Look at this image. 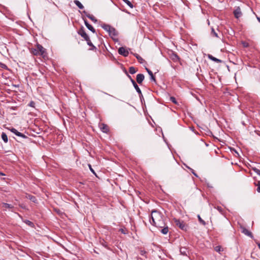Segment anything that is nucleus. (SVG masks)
Returning a JSON list of instances; mask_svg holds the SVG:
<instances>
[{"label":"nucleus","instance_id":"obj_18","mask_svg":"<svg viewBox=\"0 0 260 260\" xmlns=\"http://www.w3.org/2000/svg\"><path fill=\"white\" fill-rule=\"evenodd\" d=\"M102 28L103 29H104L106 31H109V30L110 29V28H111L112 26H111L110 25H108V24H103L102 26Z\"/></svg>","mask_w":260,"mask_h":260},{"label":"nucleus","instance_id":"obj_4","mask_svg":"<svg viewBox=\"0 0 260 260\" xmlns=\"http://www.w3.org/2000/svg\"><path fill=\"white\" fill-rule=\"evenodd\" d=\"M9 129L11 132H12L13 134H14L15 135H16L17 136H19V137H22L23 138H26V137L24 134L19 132L17 129H16L14 128H9Z\"/></svg>","mask_w":260,"mask_h":260},{"label":"nucleus","instance_id":"obj_29","mask_svg":"<svg viewBox=\"0 0 260 260\" xmlns=\"http://www.w3.org/2000/svg\"><path fill=\"white\" fill-rule=\"evenodd\" d=\"M25 222L30 226H33L34 225L33 223L29 220H26Z\"/></svg>","mask_w":260,"mask_h":260},{"label":"nucleus","instance_id":"obj_6","mask_svg":"<svg viewBox=\"0 0 260 260\" xmlns=\"http://www.w3.org/2000/svg\"><path fill=\"white\" fill-rule=\"evenodd\" d=\"M234 15L236 18H239L242 16V12L239 7L237 8L234 11Z\"/></svg>","mask_w":260,"mask_h":260},{"label":"nucleus","instance_id":"obj_31","mask_svg":"<svg viewBox=\"0 0 260 260\" xmlns=\"http://www.w3.org/2000/svg\"><path fill=\"white\" fill-rule=\"evenodd\" d=\"M198 218L200 221V222L202 223L203 225H205V222L201 218L200 215H198Z\"/></svg>","mask_w":260,"mask_h":260},{"label":"nucleus","instance_id":"obj_40","mask_svg":"<svg viewBox=\"0 0 260 260\" xmlns=\"http://www.w3.org/2000/svg\"><path fill=\"white\" fill-rule=\"evenodd\" d=\"M34 103L33 102H31L29 104V106L31 107H34Z\"/></svg>","mask_w":260,"mask_h":260},{"label":"nucleus","instance_id":"obj_10","mask_svg":"<svg viewBox=\"0 0 260 260\" xmlns=\"http://www.w3.org/2000/svg\"><path fill=\"white\" fill-rule=\"evenodd\" d=\"M108 32H109V35L112 38L114 37H115L117 35L116 30L113 27H111L110 29L109 30Z\"/></svg>","mask_w":260,"mask_h":260},{"label":"nucleus","instance_id":"obj_3","mask_svg":"<svg viewBox=\"0 0 260 260\" xmlns=\"http://www.w3.org/2000/svg\"><path fill=\"white\" fill-rule=\"evenodd\" d=\"M240 229L241 230V232L245 234V235L250 237V238H253V235L252 233L249 231L247 229H246L245 227L243 226H240Z\"/></svg>","mask_w":260,"mask_h":260},{"label":"nucleus","instance_id":"obj_1","mask_svg":"<svg viewBox=\"0 0 260 260\" xmlns=\"http://www.w3.org/2000/svg\"><path fill=\"white\" fill-rule=\"evenodd\" d=\"M151 219L152 222L155 226L162 228L165 226L162 216L161 213L156 210H154L151 212Z\"/></svg>","mask_w":260,"mask_h":260},{"label":"nucleus","instance_id":"obj_20","mask_svg":"<svg viewBox=\"0 0 260 260\" xmlns=\"http://www.w3.org/2000/svg\"><path fill=\"white\" fill-rule=\"evenodd\" d=\"M134 86L135 89L136 90V91L138 92V93L139 94H142L140 88L139 87V86H138V85L137 84V83H135V85H134Z\"/></svg>","mask_w":260,"mask_h":260},{"label":"nucleus","instance_id":"obj_41","mask_svg":"<svg viewBox=\"0 0 260 260\" xmlns=\"http://www.w3.org/2000/svg\"><path fill=\"white\" fill-rule=\"evenodd\" d=\"M191 172H192V174H193L194 176H196L198 177L197 175V174L194 172L193 170L192 169H191Z\"/></svg>","mask_w":260,"mask_h":260},{"label":"nucleus","instance_id":"obj_5","mask_svg":"<svg viewBox=\"0 0 260 260\" xmlns=\"http://www.w3.org/2000/svg\"><path fill=\"white\" fill-rule=\"evenodd\" d=\"M118 53L124 56H127L128 55V50L124 47H120L118 49Z\"/></svg>","mask_w":260,"mask_h":260},{"label":"nucleus","instance_id":"obj_27","mask_svg":"<svg viewBox=\"0 0 260 260\" xmlns=\"http://www.w3.org/2000/svg\"><path fill=\"white\" fill-rule=\"evenodd\" d=\"M172 59L175 61H177L179 60V57L176 55H174V56H172Z\"/></svg>","mask_w":260,"mask_h":260},{"label":"nucleus","instance_id":"obj_17","mask_svg":"<svg viewBox=\"0 0 260 260\" xmlns=\"http://www.w3.org/2000/svg\"><path fill=\"white\" fill-rule=\"evenodd\" d=\"M2 138L3 140L5 143H7L8 142V137H7V136L6 134H5V133H2Z\"/></svg>","mask_w":260,"mask_h":260},{"label":"nucleus","instance_id":"obj_12","mask_svg":"<svg viewBox=\"0 0 260 260\" xmlns=\"http://www.w3.org/2000/svg\"><path fill=\"white\" fill-rule=\"evenodd\" d=\"M84 23H85L86 26L88 28V29L89 30H90L93 33H94L95 32L94 28L92 26V25H91L90 24H89L88 23L87 20H84Z\"/></svg>","mask_w":260,"mask_h":260},{"label":"nucleus","instance_id":"obj_34","mask_svg":"<svg viewBox=\"0 0 260 260\" xmlns=\"http://www.w3.org/2000/svg\"><path fill=\"white\" fill-rule=\"evenodd\" d=\"M212 34L216 37H218V35H217V34L214 31V29L212 28Z\"/></svg>","mask_w":260,"mask_h":260},{"label":"nucleus","instance_id":"obj_2","mask_svg":"<svg viewBox=\"0 0 260 260\" xmlns=\"http://www.w3.org/2000/svg\"><path fill=\"white\" fill-rule=\"evenodd\" d=\"M174 221L175 224L178 226H179L181 230L185 229V225L183 221L176 218L174 219Z\"/></svg>","mask_w":260,"mask_h":260},{"label":"nucleus","instance_id":"obj_36","mask_svg":"<svg viewBox=\"0 0 260 260\" xmlns=\"http://www.w3.org/2000/svg\"><path fill=\"white\" fill-rule=\"evenodd\" d=\"M88 166H89V168L90 169V170L94 174H95V172L94 171V170H93V169L91 168V166L90 165H88Z\"/></svg>","mask_w":260,"mask_h":260},{"label":"nucleus","instance_id":"obj_21","mask_svg":"<svg viewBox=\"0 0 260 260\" xmlns=\"http://www.w3.org/2000/svg\"><path fill=\"white\" fill-rule=\"evenodd\" d=\"M27 198L31 200L32 202L35 203L36 202V199L35 197L32 196L31 195H28L27 197Z\"/></svg>","mask_w":260,"mask_h":260},{"label":"nucleus","instance_id":"obj_42","mask_svg":"<svg viewBox=\"0 0 260 260\" xmlns=\"http://www.w3.org/2000/svg\"><path fill=\"white\" fill-rule=\"evenodd\" d=\"M131 81H132L133 85H135V83H136V82L133 79H132Z\"/></svg>","mask_w":260,"mask_h":260},{"label":"nucleus","instance_id":"obj_19","mask_svg":"<svg viewBox=\"0 0 260 260\" xmlns=\"http://www.w3.org/2000/svg\"><path fill=\"white\" fill-rule=\"evenodd\" d=\"M86 16L89 18L91 20H92L94 22H96L97 20L94 18V17L91 15L90 14H87Z\"/></svg>","mask_w":260,"mask_h":260},{"label":"nucleus","instance_id":"obj_37","mask_svg":"<svg viewBox=\"0 0 260 260\" xmlns=\"http://www.w3.org/2000/svg\"><path fill=\"white\" fill-rule=\"evenodd\" d=\"M180 252H181L182 254H183V255H187V254H186V252H185V251H182V248H181V249H180Z\"/></svg>","mask_w":260,"mask_h":260},{"label":"nucleus","instance_id":"obj_38","mask_svg":"<svg viewBox=\"0 0 260 260\" xmlns=\"http://www.w3.org/2000/svg\"><path fill=\"white\" fill-rule=\"evenodd\" d=\"M146 252L144 250H141L140 253L142 255H144Z\"/></svg>","mask_w":260,"mask_h":260},{"label":"nucleus","instance_id":"obj_45","mask_svg":"<svg viewBox=\"0 0 260 260\" xmlns=\"http://www.w3.org/2000/svg\"><path fill=\"white\" fill-rule=\"evenodd\" d=\"M244 46L245 47H247V44H246V43H244Z\"/></svg>","mask_w":260,"mask_h":260},{"label":"nucleus","instance_id":"obj_44","mask_svg":"<svg viewBox=\"0 0 260 260\" xmlns=\"http://www.w3.org/2000/svg\"><path fill=\"white\" fill-rule=\"evenodd\" d=\"M257 19L260 22V18L259 17H257Z\"/></svg>","mask_w":260,"mask_h":260},{"label":"nucleus","instance_id":"obj_11","mask_svg":"<svg viewBox=\"0 0 260 260\" xmlns=\"http://www.w3.org/2000/svg\"><path fill=\"white\" fill-rule=\"evenodd\" d=\"M100 127L102 131L104 133H107L108 131V126L104 123H101L100 125Z\"/></svg>","mask_w":260,"mask_h":260},{"label":"nucleus","instance_id":"obj_14","mask_svg":"<svg viewBox=\"0 0 260 260\" xmlns=\"http://www.w3.org/2000/svg\"><path fill=\"white\" fill-rule=\"evenodd\" d=\"M146 71H147L148 74L150 75V79L152 81H155V77H154L153 75V73L150 70H149L147 68H146Z\"/></svg>","mask_w":260,"mask_h":260},{"label":"nucleus","instance_id":"obj_13","mask_svg":"<svg viewBox=\"0 0 260 260\" xmlns=\"http://www.w3.org/2000/svg\"><path fill=\"white\" fill-rule=\"evenodd\" d=\"M79 34L86 41H89V37L87 35V34L83 30L79 32Z\"/></svg>","mask_w":260,"mask_h":260},{"label":"nucleus","instance_id":"obj_43","mask_svg":"<svg viewBox=\"0 0 260 260\" xmlns=\"http://www.w3.org/2000/svg\"><path fill=\"white\" fill-rule=\"evenodd\" d=\"M258 248L260 249V243H257Z\"/></svg>","mask_w":260,"mask_h":260},{"label":"nucleus","instance_id":"obj_30","mask_svg":"<svg viewBox=\"0 0 260 260\" xmlns=\"http://www.w3.org/2000/svg\"><path fill=\"white\" fill-rule=\"evenodd\" d=\"M32 53L35 54V55H39V50L38 49V48H37V49H35L33 51H32Z\"/></svg>","mask_w":260,"mask_h":260},{"label":"nucleus","instance_id":"obj_25","mask_svg":"<svg viewBox=\"0 0 260 260\" xmlns=\"http://www.w3.org/2000/svg\"><path fill=\"white\" fill-rule=\"evenodd\" d=\"M136 57L140 63H142L143 59L141 56H139L138 55H136Z\"/></svg>","mask_w":260,"mask_h":260},{"label":"nucleus","instance_id":"obj_24","mask_svg":"<svg viewBox=\"0 0 260 260\" xmlns=\"http://www.w3.org/2000/svg\"><path fill=\"white\" fill-rule=\"evenodd\" d=\"M129 72L131 74H134L136 72V70L134 67H131L129 69Z\"/></svg>","mask_w":260,"mask_h":260},{"label":"nucleus","instance_id":"obj_39","mask_svg":"<svg viewBox=\"0 0 260 260\" xmlns=\"http://www.w3.org/2000/svg\"><path fill=\"white\" fill-rule=\"evenodd\" d=\"M120 231L122 233H123V234H126V233L125 232L124 230L123 229H120Z\"/></svg>","mask_w":260,"mask_h":260},{"label":"nucleus","instance_id":"obj_8","mask_svg":"<svg viewBox=\"0 0 260 260\" xmlns=\"http://www.w3.org/2000/svg\"><path fill=\"white\" fill-rule=\"evenodd\" d=\"M37 48L39 50V55L44 56L45 54V49L40 45H37Z\"/></svg>","mask_w":260,"mask_h":260},{"label":"nucleus","instance_id":"obj_33","mask_svg":"<svg viewBox=\"0 0 260 260\" xmlns=\"http://www.w3.org/2000/svg\"><path fill=\"white\" fill-rule=\"evenodd\" d=\"M253 170L257 175L259 174L260 170L259 169L256 168H253Z\"/></svg>","mask_w":260,"mask_h":260},{"label":"nucleus","instance_id":"obj_7","mask_svg":"<svg viewBox=\"0 0 260 260\" xmlns=\"http://www.w3.org/2000/svg\"><path fill=\"white\" fill-rule=\"evenodd\" d=\"M1 207L4 210H7V209H11L13 208V206L12 205L5 203H3L1 204Z\"/></svg>","mask_w":260,"mask_h":260},{"label":"nucleus","instance_id":"obj_35","mask_svg":"<svg viewBox=\"0 0 260 260\" xmlns=\"http://www.w3.org/2000/svg\"><path fill=\"white\" fill-rule=\"evenodd\" d=\"M87 42V44L90 46H93V44L91 43V41L90 40V39H89V41H86Z\"/></svg>","mask_w":260,"mask_h":260},{"label":"nucleus","instance_id":"obj_46","mask_svg":"<svg viewBox=\"0 0 260 260\" xmlns=\"http://www.w3.org/2000/svg\"><path fill=\"white\" fill-rule=\"evenodd\" d=\"M258 175H259V176H260V173H259V174Z\"/></svg>","mask_w":260,"mask_h":260},{"label":"nucleus","instance_id":"obj_15","mask_svg":"<svg viewBox=\"0 0 260 260\" xmlns=\"http://www.w3.org/2000/svg\"><path fill=\"white\" fill-rule=\"evenodd\" d=\"M74 3L79 9H83L84 8L83 6L79 1H77V0L74 1Z\"/></svg>","mask_w":260,"mask_h":260},{"label":"nucleus","instance_id":"obj_16","mask_svg":"<svg viewBox=\"0 0 260 260\" xmlns=\"http://www.w3.org/2000/svg\"><path fill=\"white\" fill-rule=\"evenodd\" d=\"M208 57L209 59H210L211 60H213V61H214L216 62H221V60L219 59H217L214 57H213V56H212L211 55H208Z\"/></svg>","mask_w":260,"mask_h":260},{"label":"nucleus","instance_id":"obj_9","mask_svg":"<svg viewBox=\"0 0 260 260\" xmlns=\"http://www.w3.org/2000/svg\"><path fill=\"white\" fill-rule=\"evenodd\" d=\"M144 79V76L143 74H139L137 75V81L139 84L142 83Z\"/></svg>","mask_w":260,"mask_h":260},{"label":"nucleus","instance_id":"obj_28","mask_svg":"<svg viewBox=\"0 0 260 260\" xmlns=\"http://www.w3.org/2000/svg\"><path fill=\"white\" fill-rule=\"evenodd\" d=\"M221 247L220 246H217L215 247V250L217 252H220L221 250Z\"/></svg>","mask_w":260,"mask_h":260},{"label":"nucleus","instance_id":"obj_32","mask_svg":"<svg viewBox=\"0 0 260 260\" xmlns=\"http://www.w3.org/2000/svg\"><path fill=\"white\" fill-rule=\"evenodd\" d=\"M170 100L171 102H172L173 103L175 104H177V101L176 100V99L174 98V97H171L170 98Z\"/></svg>","mask_w":260,"mask_h":260},{"label":"nucleus","instance_id":"obj_26","mask_svg":"<svg viewBox=\"0 0 260 260\" xmlns=\"http://www.w3.org/2000/svg\"><path fill=\"white\" fill-rule=\"evenodd\" d=\"M257 186L256 190L258 192H260V181H258L257 184L256 185Z\"/></svg>","mask_w":260,"mask_h":260},{"label":"nucleus","instance_id":"obj_23","mask_svg":"<svg viewBox=\"0 0 260 260\" xmlns=\"http://www.w3.org/2000/svg\"><path fill=\"white\" fill-rule=\"evenodd\" d=\"M124 1V2L127 4L130 8H133V4L131 3V2L130 1H129L128 0H123Z\"/></svg>","mask_w":260,"mask_h":260},{"label":"nucleus","instance_id":"obj_22","mask_svg":"<svg viewBox=\"0 0 260 260\" xmlns=\"http://www.w3.org/2000/svg\"><path fill=\"white\" fill-rule=\"evenodd\" d=\"M163 229H161V232L163 234H167L168 232V227H163L162 228Z\"/></svg>","mask_w":260,"mask_h":260}]
</instances>
